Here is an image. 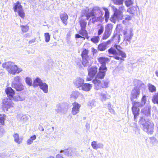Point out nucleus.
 Returning <instances> with one entry per match:
<instances>
[{
	"instance_id": "obj_1",
	"label": "nucleus",
	"mask_w": 158,
	"mask_h": 158,
	"mask_svg": "<svg viewBox=\"0 0 158 158\" xmlns=\"http://www.w3.org/2000/svg\"><path fill=\"white\" fill-rule=\"evenodd\" d=\"M135 87L132 90L130 98L131 101L135 99H137L139 96L140 90L144 87V85L142 81L138 80L134 81Z\"/></svg>"
},
{
	"instance_id": "obj_2",
	"label": "nucleus",
	"mask_w": 158,
	"mask_h": 158,
	"mask_svg": "<svg viewBox=\"0 0 158 158\" xmlns=\"http://www.w3.org/2000/svg\"><path fill=\"white\" fill-rule=\"evenodd\" d=\"M142 125L143 130L148 134H152L153 132V123L150 120H146L143 118L140 122Z\"/></svg>"
},
{
	"instance_id": "obj_3",
	"label": "nucleus",
	"mask_w": 158,
	"mask_h": 158,
	"mask_svg": "<svg viewBox=\"0 0 158 158\" xmlns=\"http://www.w3.org/2000/svg\"><path fill=\"white\" fill-rule=\"evenodd\" d=\"M107 71V68H99V72L93 81V83L94 84L95 89H98L99 88V84L100 81L99 79H102L106 75V73Z\"/></svg>"
},
{
	"instance_id": "obj_4",
	"label": "nucleus",
	"mask_w": 158,
	"mask_h": 158,
	"mask_svg": "<svg viewBox=\"0 0 158 158\" xmlns=\"http://www.w3.org/2000/svg\"><path fill=\"white\" fill-rule=\"evenodd\" d=\"M103 8L101 9L98 7H94L93 9L90 12L89 11L86 14V19L88 20L91 16H92L94 15V14H96L98 15V17H101L104 14V12L103 11Z\"/></svg>"
},
{
	"instance_id": "obj_5",
	"label": "nucleus",
	"mask_w": 158,
	"mask_h": 158,
	"mask_svg": "<svg viewBox=\"0 0 158 158\" xmlns=\"http://www.w3.org/2000/svg\"><path fill=\"white\" fill-rule=\"evenodd\" d=\"M2 66L4 68H6L10 74L15 75L16 73L17 65H13L12 62H8L2 64Z\"/></svg>"
},
{
	"instance_id": "obj_6",
	"label": "nucleus",
	"mask_w": 158,
	"mask_h": 158,
	"mask_svg": "<svg viewBox=\"0 0 158 158\" xmlns=\"http://www.w3.org/2000/svg\"><path fill=\"white\" fill-rule=\"evenodd\" d=\"M114 47L117 50L118 52H117L114 48H111L108 50V52L110 54H118L121 55L123 58L126 57V54L121 50L122 48L120 46L115 45Z\"/></svg>"
},
{
	"instance_id": "obj_7",
	"label": "nucleus",
	"mask_w": 158,
	"mask_h": 158,
	"mask_svg": "<svg viewBox=\"0 0 158 158\" xmlns=\"http://www.w3.org/2000/svg\"><path fill=\"white\" fill-rule=\"evenodd\" d=\"M111 7L113 9L114 14L110 18V20L112 22L115 23L116 21L122 19L123 15L114 6H112Z\"/></svg>"
},
{
	"instance_id": "obj_8",
	"label": "nucleus",
	"mask_w": 158,
	"mask_h": 158,
	"mask_svg": "<svg viewBox=\"0 0 158 158\" xmlns=\"http://www.w3.org/2000/svg\"><path fill=\"white\" fill-rule=\"evenodd\" d=\"M13 9L15 12H17L19 15L22 18H23L25 15L23 11L22 7L19 2H17L14 4Z\"/></svg>"
},
{
	"instance_id": "obj_9",
	"label": "nucleus",
	"mask_w": 158,
	"mask_h": 158,
	"mask_svg": "<svg viewBox=\"0 0 158 158\" xmlns=\"http://www.w3.org/2000/svg\"><path fill=\"white\" fill-rule=\"evenodd\" d=\"M88 75L90 77H87V81H91L92 80V78L97 73L98 69L95 67H92L88 69Z\"/></svg>"
},
{
	"instance_id": "obj_10",
	"label": "nucleus",
	"mask_w": 158,
	"mask_h": 158,
	"mask_svg": "<svg viewBox=\"0 0 158 158\" xmlns=\"http://www.w3.org/2000/svg\"><path fill=\"white\" fill-rule=\"evenodd\" d=\"M72 105L71 113L73 115H75L79 112L81 105L76 102L73 103Z\"/></svg>"
},
{
	"instance_id": "obj_11",
	"label": "nucleus",
	"mask_w": 158,
	"mask_h": 158,
	"mask_svg": "<svg viewBox=\"0 0 158 158\" xmlns=\"http://www.w3.org/2000/svg\"><path fill=\"white\" fill-rule=\"evenodd\" d=\"M92 59L89 56L82 58V64L86 67L90 66L93 63Z\"/></svg>"
},
{
	"instance_id": "obj_12",
	"label": "nucleus",
	"mask_w": 158,
	"mask_h": 158,
	"mask_svg": "<svg viewBox=\"0 0 158 158\" xmlns=\"http://www.w3.org/2000/svg\"><path fill=\"white\" fill-rule=\"evenodd\" d=\"M12 100L9 98L4 99L3 101L4 107L7 109L12 107L13 106L14 103L12 102Z\"/></svg>"
},
{
	"instance_id": "obj_13",
	"label": "nucleus",
	"mask_w": 158,
	"mask_h": 158,
	"mask_svg": "<svg viewBox=\"0 0 158 158\" xmlns=\"http://www.w3.org/2000/svg\"><path fill=\"white\" fill-rule=\"evenodd\" d=\"M84 80L80 77H77L74 80V83L77 88L81 87L84 84Z\"/></svg>"
},
{
	"instance_id": "obj_14",
	"label": "nucleus",
	"mask_w": 158,
	"mask_h": 158,
	"mask_svg": "<svg viewBox=\"0 0 158 158\" xmlns=\"http://www.w3.org/2000/svg\"><path fill=\"white\" fill-rule=\"evenodd\" d=\"M112 40H109L106 42H104L99 44L98 47V49L100 51L105 50L107 48V46L110 44Z\"/></svg>"
},
{
	"instance_id": "obj_15",
	"label": "nucleus",
	"mask_w": 158,
	"mask_h": 158,
	"mask_svg": "<svg viewBox=\"0 0 158 158\" xmlns=\"http://www.w3.org/2000/svg\"><path fill=\"white\" fill-rule=\"evenodd\" d=\"M5 92L9 98L12 99L13 96L15 94V92L11 87H8L5 90Z\"/></svg>"
},
{
	"instance_id": "obj_16",
	"label": "nucleus",
	"mask_w": 158,
	"mask_h": 158,
	"mask_svg": "<svg viewBox=\"0 0 158 158\" xmlns=\"http://www.w3.org/2000/svg\"><path fill=\"white\" fill-rule=\"evenodd\" d=\"M100 96L102 102L105 101L107 99L110 98V96L106 92H102L100 94Z\"/></svg>"
},
{
	"instance_id": "obj_17",
	"label": "nucleus",
	"mask_w": 158,
	"mask_h": 158,
	"mask_svg": "<svg viewBox=\"0 0 158 158\" xmlns=\"http://www.w3.org/2000/svg\"><path fill=\"white\" fill-rule=\"evenodd\" d=\"M98 60L101 64V66L100 67V68L103 69L106 68V63L108 60L107 58L103 57H101L98 59Z\"/></svg>"
},
{
	"instance_id": "obj_18",
	"label": "nucleus",
	"mask_w": 158,
	"mask_h": 158,
	"mask_svg": "<svg viewBox=\"0 0 158 158\" xmlns=\"http://www.w3.org/2000/svg\"><path fill=\"white\" fill-rule=\"evenodd\" d=\"M138 10H139V8L137 6H135L128 8L127 11L129 13L135 15H137Z\"/></svg>"
},
{
	"instance_id": "obj_19",
	"label": "nucleus",
	"mask_w": 158,
	"mask_h": 158,
	"mask_svg": "<svg viewBox=\"0 0 158 158\" xmlns=\"http://www.w3.org/2000/svg\"><path fill=\"white\" fill-rule=\"evenodd\" d=\"M91 146L95 150L98 148H103V145L101 143H97L96 141H93L91 143Z\"/></svg>"
},
{
	"instance_id": "obj_20",
	"label": "nucleus",
	"mask_w": 158,
	"mask_h": 158,
	"mask_svg": "<svg viewBox=\"0 0 158 158\" xmlns=\"http://www.w3.org/2000/svg\"><path fill=\"white\" fill-rule=\"evenodd\" d=\"M125 37L124 40L128 42L130 41L131 40L132 37L133 36L132 30L131 29L129 31L125 33Z\"/></svg>"
},
{
	"instance_id": "obj_21",
	"label": "nucleus",
	"mask_w": 158,
	"mask_h": 158,
	"mask_svg": "<svg viewBox=\"0 0 158 158\" xmlns=\"http://www.w3.org/2000/svg\"><path fill=\"white\" fill-rule=\"evenodd\" d=\"M18 120L23 123L26 122L28 120V117L23 114H19L17 115Z\"/></svg>"
},
{
	"instance_id": "obj_22",
	"label": "nucleus",
	"mask_w": 158,
	"mask_h": 158,
	"mask_svg": "<svg viewBox=\"0 0 158 158\" xmlns=\"http://www.w3.org/2000/svg\"><path fill=\"white\" fill-rule=\"evenodd\" d=\"M92 87V85L89 83L84 84L81 87L82 90L85 91H89Z\"/></svg>"
},
{
	"instance_id": "obj_23",
	"label": "nucleus",
	"mask_w": 158,
	"mask_h": 158,
	"mask_svg": "<svg viewBox=\"0 0 158 158\" xmlns=\"http://www.w3.org/2000/svg\"><path fill=\"white\" fill-rule=\"evenodd\" d=\"M13 137L14 138V141L15 142L18 144H20L22 143L23 138L21 137H20L18 134H14L13 135Z\"/></svg>"
},
{
	"instance_id": "obj_24",
	"label": "nucleus",
	"mask_w": 158,
	"mask_h": 158,
	"mask_svg": "<svg viewBox=\"0 0 158 158\" xmlns=\"http://www.w3.org/2000/svg\"><path fill=\"white\" fill-rule=\"evenodd\" d=\"M22 79L21 77L17 76L14 77L13 80L12 82V86L19 83H21Z\"/></svg>"
},
{
	"instance_id": "obj_25",
	"label": "nucleus",
	"mask_w": 158,
	"mask_h": 158,
	"mask_svg": "<svg viewBox=\"0 0 158 158\" xmlns=\"http://www.w3.org/2000/svg\"><path fill=\"white\" fill-rule=\"evenodd\" d=\"M60 17L63 23L65 25H66L67 24V21L68 19V16L67 14L65 13H61L60 15Z\"/></svg>"
},
{
	"instance_id": "obj_26",
	"label": "nucleus",
	"mask_w": 158,
	"mask_h": 158,
	"mask_svg": "<svg viewBox=\"0 0 158 158\" xmlns=\"http://www.w3.org/2000/svg\"><path fill=\"white\" fill-rule=\"evenodd\" d=\"M111 28L106 27L105 32L103 35V39H106L110 35L111 33Z\"/></svg>"
},
{
	"instance_id": "obj_27",
	"label": "nucleus",
	"mask_w": 158,
	"mask_h": 158,
	"mask_svg": "<svg viewBox=\"0 0 158 158\" xmlns=\"http://www.w3.org/2000/svg\"><path fill=\"white\" fill-rule=\"evenodd\" d=\"M42 82V80L37 77L34 80L32 86L34 87H36L38 86H40Z\"/></svg>"
},
{
	"instance_id": "obj_28",
	"label": "nucleus",
	"mask_w": 158,
	"mask_h": 158,
	"mask_svg": "<svg viewBox=\"0 0 158 158\" xmlns=\"http://www.w3.org/2000/svg\"><path fill=\"white\" fill-rule=\"evenodd\" d=\"M12 87L16 89L17 91H21L24 89V86L22 83H19L12 86Z\"/></svg>"
},
{
	"instance_id": "obj_29",
	"label": "nucleus",
	"mask_w": 158,
	"mask_h": 158,
	"mask_svg": "<svg viewBox=\"0 0 158 158\" xmlns=\"http://www.w3.org/2000/svg\"><path fill=\"white\" fill-rule=\"evenodd\" d=\"M40 89H42L44 93H47L48 92V86L45 83L42 82L40 86Z\"/></svg>"
},
{
	"instance_id": "obj_30",
	"label": "nucleus",
	"mask_w": 158,
	"mask_h": 158,
	"mask_svg": "<svg viewBox=\"0 0 158 158\" xmlns=\"http://www.w3.org/2000/svg\"><path fill=\"white\" fill-rule=\"evenodd\" d=\"M108 82H107L105 81H102L101 82L100 81V83L99 86V88L98 89H95L97 90H98L100 89L101 88H106L108 87Z\"/></svg>"
},
{
	"instance_id": "obj_31",
	"label": "nucleus",
	"mask_w": 158,
	"mask_h": 158,
	"mask_svg": "<svg viewBox=\"0 0 158 158\" xmlns=\"http://www.w3.org/2000/svg\"><path fill=\"white\" fill-rule=\"evenodd\" d=\"M132 109L133 114L134 115V118L135 119L137 116L139 114V109L137 107H135L132 106Z\"/></svg>"
},
{
	"instance_id": "obj_32",
	"label": "nucleus",
	"mask_w": 158,
	"mask_h": 158,
	"mask_svg": "<svg viewBox=\"0 0 158 158\" xmlns=\"http://www.w3.org/2000/svg\"><path fill=\"white\" fill-rule=\"evenodd\" d=\"M148 88L150 92L151 93L155 92L156 90V88L155 86L152 84L149 83L148 85Z\"/></svg>"
},
{
	"instance_id": "obj_33",
	"label": "nucleus",
	"mask_w": 158,
	"mask_h": 158,
	"mask_svg": "<svg viewBox=\"0 0 158 158\" xmlns=\"http://www.w3.org/2000/svg\"><path fill=\"white\" fill-rule=\"evenodd\" d=\"M150 142L153 145H156L157 144L158 140L154 137H152L149 138Z\"/></svg>"
},
{
	"instance_id": "obj_34",
	"label": "nucleus",
	"mask_w": 158,
	"mask_h": 158,
	"mask_svg": "<svg viewBox=\"0 0 158 158\" xmlns=\"http://www.w3.org/2000/svg\"><path fill=\"white\" fill-rule=\"evenodd\" d=\"M80 94L79 92L77 91L73 92L70 96L71 98L76 99Z\"/></svg>"
},
{
	"instance_id": "obj_35",
	"label": "nucleus",
	"mask_w": 158,
	"mask_h": 158,
	"mask_svg": "<svg viewBox=\"0 0 158 158\" xmlns=\"http://www.w3.org/2000/svg\"><path fill=\"white\" fill-rule=\"evenodd\" d=\"M152 101L154 103L158 104V92L156 93L152 97Z\"/></svg>"
},
{
	"instance_id": "obj_36",
	"label": "nucleus",
	"mask_w": 158,
	"mask_h": 158,
	"mask_svg": "<svg viewBox=\"0 0 158 158\" xmlns=\"http://www.w3.org/2000/svg\"><path fill=\"white\" fill-rule=\"evenodd\" d=\"M36 138V136L35 135H33L31 136L30 137V138L29 139L27 142V145H30L31 144L33 141V140H35Z\"/></svg>"
},
{
	"instance_id": "obj_37",
	"label": "nucleus",
	"mask_w": 158,
	"mask_h": 158,
	"mask_svg": "<svg viewBox=\"0 0 158 158\" xmlns=\"http://www.w3.org/2000/svg\"><path fill=\"white\" fill-rule=\"evenodd\" d=\"M100 38L98 36H93L91 39V41L94 44L98 42Z\"/></svg>"
},
{
	"instance_id": "obj_38",
	"label": "nucleus",
	"mask_w": 158,
	"mask_h": 158,
	"mask_svg": "<svg viewBox=\"0 0 158 158\" xmlns=\"http://www.w3.org/2000/svg\"><path fill=\"white\" fill-rule=\"evenodd\" d=\"M26 83L29 86H31L32 85V81L31 78L29 77H26L25 79Z\"/></svg>"
},
{
	"instance_id": "obj_39",
	"label": "nucleus",
	"mask_w": 158,
	"mask_h": 158,
	"mask_svg": "<svg viewBox=\"0 0 158 158\" xmlns=\"http://www.w3.org/2000/svg\"><path fill=\"white\" fill-rule=\"evenodd\" d=\"M5 118L6 115L5 114L0 115V125H4Z\"/></svg>"
},
{
	"instance_id": "obj_40",
	"label": "nucleus",
	"mask_w": 158,
	"mask_h": 158,
	"mask_svg": "<svg viewBox=\"0 0 158 158\" xmlns=\"http://www.w3.org/2000/svg\"><path fill=\"white\" fill-rule=\"evenodd\" d=\"M133 107L138 108L139 107H142L143 106L141 103H140L139 102L135 101L133 102Z\"/></svg>"
},
{
	"instance_id": "obj_41",
	"label": "nucleus",
	"mask_w": 158,
	"mask_h": 158,
	"mask_svg": "<svg viewBox=\"0 0 158 158\" xmlns=\"http://www.w3.org/2000/svg\"><path fill=\"white\" fill-rule=\"evenodd\" d=\"M88 50L86 49H84L82 51L81 56L82 58H85L87 57H89L88 56Z\"/></svg>"
},
{
	"instance_id": "obj_42",
	"label": "nucleus",
	"mask_w": 158,
	"mask_h": 158,
	"mask_svg": "<svg viewBox=\"0 0 158 158\" xmlns=\"http://www.w3.org/2000/svg\"><path fill=\"white\" fill-rule=\"evenodd\" d=\"M84 28L81 29V30L79 31V34L85 37L87 36V31L84 29Z\"/></svg>"
},
{
	"instance_id": "obj_43",
	"label": "nucleus",
	"mask_w": 158,
	"mask_h": 158,
	"mask_svg": "<svg viewBox=\"0 0 158 158\" xmlns=\"http://www.w3.org/2000/svg\"><path fill=\"white\" fill-rule=\"evenodd\" d=\"M114 4L117 5H122L123 0H112Z\"/></svg>"
},
{
	"instance_id": "obj_44",
	"label": "nucleus",
	"mask_w": 158,
	"mask_h": 158,
	"mask_svg": "<svg viewBox=\"0 0 158 158\" xmlns=\"http://www.w3.org/2000/svg\"><path fill=\"white\" fill-rule=\"evenodd\" d=\"M86 22L85 20H82L80 21V24L82 29L85 28L86 26Z\"/></svg>"
},
{
	"instance_id": "obj_45",
	"label": "nucleus",
	"mask_w": 158,
	"mask_h": 158,
	"mask_svg": "<svg viewBox=\"0 0 158 158\" xmlns=\"http://www.w3.org/2000/svg\"><path fill=\"white\" fill-rule=\"evenodd\" d=\"M44 36L45 38V41L48 42L50 40V36L48 33H46L44 34Z\"/></svg>"
},
{
	"instance_id": "obj_46",
	"label": "nucleus",
	"mask_w": 158,
	"mask_h": 158,
	"mask_svg": "<svg viewBox=\"0 0 158 158\" xmlns=\"http://www.w3.org/2000/svg\"><path fill=\"white\" fill-rule=\"evenodd\" d=\"M103 10L105 11V16L106 19H108L109 18V13L108 9L105 7H103Z\"/></svg>"
},
{
	"instance_id": "obj_47",
	"label": "nucleus",
	"mask_w": 158,
	"mask_h": 158,
	"mask_svg": "<svg viewBox=\"0 0 158 158\" xmlns=\"http://www.w3.org/2000/svg\"><path fill=\"white\" fill-rule=\"evenodd\" d=\"M99 29L98 31V35L101 34L104 31V27L102 25H99L98 26Z\"/></svg>"
},
{
	"instance_id": "obj_48",
	"label": "nucleus",
	"mask_w": 158,
	"mask_h": 158,
	"mask_svg": "<svg viewBox=\"0 0 158 158\" xmlns=\"http://www.w3.org/2000/svg\"><path fill=\"white\" fill-rule=\"evenodd\" d=\"M20 27L23 33L27 32L28 31V27L27 26H24L23 25H21Z\"/></svg>"
},
{
	"instance_id": "obj_49",
	"label": "nucleus",
	"mask_w": 158,
	"mask_h": 158,
	"mask_svg": "<svg viewBox=\"0 0 158 158\" xmlns=\"http://www.w3.org/2000/svg\"><path fill=\"white\" fill-rule=\"evenodd\" d=\"M95 15H96V14H94V15L90 16L89 19L90 21H91L92 23H94L96 21L97 19V18L95 16Z\"/></svg>"
},
{
	"instance_id": "obj_50",
	"label": "nucleus",
	"mask_w": 158,
	"mask_h": 158,
	"mask_svg": "<svg viewBox=\"0 0 158 158\" xmlns=\"http://www.w3.org/2000/svg\"><path fill=\"white\" fill-rule=\"evenodd\" d=\"M131 16H127L125 18V20L123 21V24H125L127 21L131 20Z\"/></svg>"
},
{
	"instance_id": "obj_51",
	"label": "nucleus",
	"mask_w": 158,
	"mask_h": 158,
	"mask_svg": "<svg viewBox=\"0 0 158 158\" xmlns=\"http://www.w3.org/2000/svg\"><path fill=\"white\" fill-rule=\"evenodd\" d=\"M64 152V154L66 155H67L68 156H72V154L71 153H69V151L68 150H61L60 151V153Z\"/></svg>"
},
{
	"instance_id": "obj_52",
	"label": "nucleus",
	"mask_w": 158,
	"mask_h": 158,
	"mask_svg": "<svg viewBox=\"0 0 158 158\" xmlns=\"http://www.w3.org/2000/svg\"><path fill=\"white\" fill-rule=\"evenodd\" d=\"M133 4V2L131 0H126L125 4L127 7L130 6Z\"/></svg>"
},
{
	"instance_id": "obj_53",
	"label": "nucleus",
	"mask_w": 158,
	"mask_h": 158,
	"mask_svg": "<svg viewBox=\"0 0 158 158\" xmlns=\"http://www.w3.org/2000/svg\"><path fill=\"white\" fill-rule=\"evenodd\" d=\"M141 103L143 106L146 103V96L145 95H144L142 98Z\"/></svg>"
},
{
	"instance_id": "obj_54",
	"label": "nucleus",
	"mask_w": 158,
	"mask_h": 158,
	"mask_svg": "<svg viewBox=\"0 0 158 158\" xmlns=\"http://www.w3.org/2000/svg\"><path fill=\"white\" fill-rule=\"evenodd\" d=\"M88 105L91 106V107H94L95 106V102L93 100L90 101L88 103Z\"/></svg>"
},
{
	"instance_id": "obj_55",
	"label": "nucleus",
	"mask_w": 158,
	"mask_h": 158,
	"mask_svg": "<svg viewBox=\"0 0 158 158\" xmlns=\"http://www.w3.org/2000/svg\"><path fill=\"white\" fill-rule=\"evenodd\" d=\"M22 96H20L19 95V101H22L25 99V93H23L22 94Z\"/></svg>"
},
{
	"instance_id": "obj_56",
	"label": "nucleus",
	"mask_w": 158,
	"mask_h": 158,
	"mask_svg": "<svg viewBox=\"0 0 158 158\" xmlns=\"http://www.w3.org/2000/svg\"><path fill=\"white\" fill-rule=\"evenodd\" d=\"M66 36H67V37L66 38V40H67V43L68 44L69 43V41H70V33H68L67 34Z\"/></svg>"
},
{
	"instance_id": "obj_57",
	"label": "nucleus",
	"mask_w": 158,
	"mask_h": 158,
	"mask_svg": "<svg viewBox=\"0 0 158 158\" xmlns=\"http://www.w3.org/2000/svg\"><path fill=\"white\" fill-rule=\"evenodd\" d=\"M19 95H17L14 97H13V98L12 99H13L14 101H19Z\"/></svg>"
},
{
	"instance_id": "obj_58",
	"label": "nucleus",
	"mask_w": 158,
	"mask_h": 158,
	"mask_svg": "<svg viewBox=\"0 0 158 158\" xmlns=\"http://www.w3.org/2000/svg\"><path fill=\"white\" fill-rule=\"evenodd\" d=\"M5 132V131L3 128H0V137L3 135Z\"/></svg>"
},
{
	"instance_id": "obj_59",
	"label": "nucleus",
	"mask_w": 158,
	"mask_h": 158,
	"mask_svg": "<svg viewBox=\"0 0 158 158\" xmlns=\"http://www.w3.org/2000/svg\"><path fill=\"white\" fill-rule=\"evenodd\" d=\"M16 69H16V73H18V74L20 72L23 71V69L22 68L18 67L17 66V68Z\"/></svg>"
},
{
	"instance_id": "obj_60",
	"label": "nucleus",
	"mask_w": 158,
	"mask_h": 158,
	"mask_svg": "<svg viewBox=\"0 0 158 158\" xmlns=\"http://www.w3.org/2000/svg\"><path fill=\"white\" fill-rule=\"evenodd\" d=\"M119 10H118L120 12L123 14V11L124 10V6L123 5H122L121 6L119 7Z\"/></svg>"
},
{
	"instance_id": "obj_61",
	"label": "nucleus",
	"mask_w": 158,
	"mask_h": 158,
	"mask_svg": "<svg viewBox=\"0 0 158 158\" xmlns=\"http://www.w3.org/2000/svg\"><path fill=\"white\" fill-rule=\"evenodd\" d=\"M58 109L56 110V111L57 113H59L62 111V108L60 105L57 106Z\"/></svg>"
},
{
	"instance_id": "obj_62",
	"label": "nucleus",
	"mask_w": 158,
	"mask_h": 158,
	"mask_svg": "<svg viewBox=\"0 0 158 158\" xmlns=\"http://www.w3.org/2000/svg\"><path fill=\"white\" fill-rule=\"evenodd\" d=\"M76 63L77 65L79 66L81 65V60L79 59H77L76 60Z\"/></svg>"
},
{
	"instance_id": "obj_63",
	"label": "nucleus",
	"mask_w": 158,
	"mask_h": 158,
	"mask_svg": "<svg viewBox=\"0 0 158 158\" xmlns=\"http://www.w3.org/2000/svg\"><path fill=\"white\" fill-rule=\"evenodd\" d=\"M109 110L110 112L112 114H114L115 113L113 109L112 108H109Z\"/></svg>"
},
{
	"instance_id": "obj_64",
	"label": "nucleus",
	"mask_w": 158,
	"mask_h": 158,
	"mask_svg": "<svg viewBox=\"0 0 158 158\" xmlns=\"http://www.w3.org/2000/svg\"><path fill=\"white\" fill-rule=\"evenodd\" d=\"M97 52V50L93 48H92V52L93 54L94 55Z\"/></svg>"
}]
</instances>
